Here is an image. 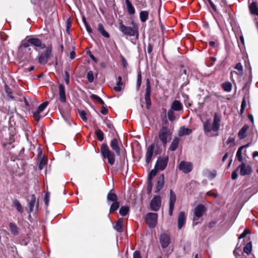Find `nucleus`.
<instances>
[{"mask_svg":"<svg viewBox=\"0 0 258 258\" xmlns=\"http://www.w3.org/2000/svg\"><path fill=\"white\" fill-rule=\"evenodd\" d=\"M221 120V116L217 112L214 113L213 122L211 123L210 119L206 120L203 124V129L205 132L210 133L212 131L217 132L220 126V121Z\"/></svg>","mask_w":258,"mask_h":258,"instance_id":"nucleus-1","label":"nucleus"},{"mask_svg":"<svg viewBox=\"0 0 258 258\" xmlns=\"http://www.w3.org/2000/svg\"><path fill=\"white\" fill-rule=\"evenodd\" d=\"M132 27L125 26L122 22L119 23V30L126 36H139V26L137 24L132 21Z\"/></svg>","mask_w":258,"mask_h":258,"instance_id":"nucleus-2","label":"nucleus"},{"mask_svg":"<svg viewBox=\"0 0 258 258\" xmlns=\"http://www.w3.org/2000/svg\"><path fill=\"white\" fill-rule=\"evenodd\" d=\"M101 153L104 158L108 160V163L110 165H113L115 163V155L109 149L106 144L103 143L101 147Z\"/></svg>","mask_w":258,"mask_h":258,"instance_id":"nucleus-3","label":"nucleus"},{"mask_svg":"<svg viewBox=\"0 0 258 258\" xmlns=\"http://www.w3.org/2000/svg\"><path fill=\"white\" fill-rule=\"evenodd\" d=\"M43 52L40 53L38 56V60L39 63L41 64H46L49 58L52 55V46L51 45L47 46Z\"/></svg>","mask_w":258,"mask_h":258,"instance_id":"nucleus-4","label":"nucleus"},{"mask_svg":"<svg viewBox=\"0 0 258 258\" xmlns=\"http://www.w3.org/2000/svg\"><path fill=\"white\" fill-rule=\"evenodd\" d=\"M159 138L164 145L171 139V133L166 127H162L159 133Z\"/></svg>","mask_w":258,"mask_h":258,"instance_id":"nucleus-5","label":"nucleus"},{"mask_svg":"<svg viewBox=\"0 0 258 258\" xmlns=\"http://www.w3.org/2000/svg\"><path fill=\"white\" fill-rule=\"evenodd\" d=\"M158 214L155 213H149L146 215V222L150 228H154L157 224Z\"/></svg>","mask_w":258,"mask_h":258,"instance_id":"nucleus-6","label":"nucleus"},{"mask_svg":"<svg viewBox=\"0 0 258 258\" xmlns=\"http://www.w3.org/2000/svg\"><path fill=\"white\" fill-rule=\"evenodd\" d=\"M237 168L240 171L239 174L241 176L249 175L252 172V169L251 166L243 162H241V164L239 165Z\"/></svg>","mask_w":258,"mask_h":258,"instance_id":"nucleus-7","label":"nucleus"},{"mask_svg":"<svg viewBox=\"0 0 258 258\" xmlns=\"http://www.w3.org/2000/svg\"><path fill=\"white\" fill-rule=\"evenodd\" d=\"M168 162V157H160L158 158L155 167L157 170L163 171L167 166Z\"/></svg>","mask_w":258,"mask_h":258,"instance_id":"nucleus-8","label":"nucleus"},{"mask_svg":"<svg viewBox=\"0 0 258 258\" xmlns=\"http://www.w3.org/2000/svg\"><path fill=\"white\" fill-rule=\"evenodd\" d=\"M29 42L30 43L31 45L35 47L36 50H39L46 48L45 44L42 43L41 41L37 38H29Z\"/></svg>","mask_w":258,"mask_h":258,"instance_id":"nucleus-9","label":"nucleus"},{"mask_svg":"<svg viewBox=\"0 0 258 258\" xmlns=\"http://www.w3.org/2000/svg\"><path fill=\"white\" fill-rule=\"evenodd\" d=\"M206 211V207L203 205H198L194 210L195 217L193 218L194 221L198 220L201 218Z\"/></svg>","mask_w":258,"mask_h":258,"instance_id":"nucleus-10","label":"nucleus"},{"mask_svg":"<svg viewBox=\"0 0 258 258\" xmlns=\"http://www.w3.org/2000/svg\"><path fill=\"white\" fill-rule=\"evenodd\" d=\"M161 205V198L159 196H155L151 201V209L154 211H157Z\"/></svg>","mask_w":258,"mask_h":258,"instance_id":"nucleus-11","label":"nucleus"},{"mask_svg":"<svg viewBox=\"0 0 258 258\" xmlns=\"http://www.w3.org/2000/svg\"><path fill=\"white\" fill-rule=\"evenodd\" d=\"M192 169V165L190 162L184 161H181L179 165V169L184 173L190 172Z\"/></svg>","mask_w":258,"mask_h":258,"instance_id":"nucleus-12","label":"nucleus"},{"mask_svg":"<svg viewBox=\"0 0 258 258\" xmlns=\"http://www.w3.org/2000/svg\"><path fill=\"white\" fill-rule=\"evenodd\" d=\"M48 105L47 102H44L40 104L38 107L37 110L33 112V116L35 119L38 121L40 117V113L42 112L44 109Z\"/></svg>","mask_w":258,"mask_h":258,"instance_id":"nucleus-13","label":"nucleus"},{"mask_svg":"<svg viewBox=\"0 0 258 258\" xmlns=\"http://www.w3.org/2000/svg\"><path fill=\"white\" fill-rule=\"evenodd\" d=\"M164 184V175L161 174L158 178L155 187V192H158L163 187Z\"/></svg>","mask_w":258,"mask_h":258,"instance_id":"nucleus-14","label":"nucleus"},{"mask_svg":"<svg viewBox=\"0 0 258 258\" xmlns=\"http://www.w3.org/2000/svg\"><path fill=\"white\" fill-rule=\"evenodd\" d=\"M118 144V140L117 139H113L110 142V147L115 151L117 156H120V148Z\"/></svg>","mask_w":258,"mask_h":258,"instance_id":"nucleus-15","label":"nucleus"},{"mask_svg":"<svg viewBox=\"0 0 258 258\" xmlns=\"http://www.w3.org/2000/svg\"><path fill=\"white\" fill-rule=\"evenodd\" d=\"M186 221V217L185 213L181 211L179 213L178 218V228L179 229L182 228L184 225Z\"/></svg>","mask_w":258,"mask_h":258,"instance_id":"nucleus-16","label":"nucleus"},{"mask_svg":"<svg viewBox=\"0 0 258 258\" xmlns=\"http://www.w3.org/2000/svg\"><path fill=\"white\" fill-rule=\"evenodd\" d=\"M59 99L62 103L66 102L65 87L62 84L59 86Z\"/></svg>","mask_w":258,"mask_h":258,"instance_id":"nucleus-17","label":"nucleus"},{"mask_svg":"<svg viewBox=\"0 0 258 258\" xmlns=\"http://www.w3.org/2000/svg\"><path fill=\"white\" fill-rule=\"evenodd\" d=\"M154 147V145L152 144L148 148L146 154V161L147 163H149L152 160Z\"/></svg>","mask_w":258,"mask_h":258,"instance_id":"nucleus-18","label":"nucleus"},{"mask_svg":"<svg viewBox=\"0 0 258 258\" xmlns=\"http://www.w3.org/2000/svg\"><path fill=\"white\" fill-rule=\"evenodd\" d=\"M203 173L205 176L210 179H214L217 175V171L215 170L205 169Z\"/></svg>","mask_w":258,"mask_h":258,"instance_id":"nucleus-19","label":"nucleus"},{"mask_svg":"<svg viewBox=\"0 0 258 258\" xmlns=\"http://www.w3.org/2000/svg\"><path fill=\"white\" fill-rule=\"evenodd\" d=\"M36 203V197L34 195H32L30 196V199L28 200V208L29 213H31L33 211L35 205Z\"/></svg>","mask_w":258,"mask_h":258,"instance_id":"nucleus-20","label":"nucleus"},{"mask_svg":"<svg viewBox=\"0 0 258 258\" xmlns=\"http://www.w3.org/2000/svg\"><path fill=\"white\" fill-rule=\"evenodd\" d=\"M30 45V43L29 42V39L27 40V41L22 42L19 48V52L23 51H27V50L30 51L31 48L29 47Z\"/></svg>","mask_w":258,"mask_h":258,"instance_id":"nucleus-21","label":"nucleus"},{"mask_svg":"<svg viewBox=\"0 0 258 258\" xmlns=\"http://www.w3.org/2000/svg\"><path fill=\"white\" fill-rule=\"evenodd\" d=\"M125 4L127 13L130 15H133L135 13V9L130 0H125Z\"/></svg>","mask_w":258,"mask_h":258,"instance_id":"nucleus-22","label":"nucleus"},{"mask_svg":"<svg viewBox=\"0 0 258 258\" xmlns=\"http://www.w3.org/2000/svg\"><path fill=\"white\" fill-rule=\"evenodd\" d=\"M248 125L245 124L240 130L238 134V137L240 140H242L246 137V132L248 130Z\"/></svg>","mask_w":258,"mask_h":258,"instance_id":"nucleus-23","label":"nucleus"},{"mask_svg":"<svg viewBox=\"0 0 258 258\" xmlns=\"http://www.w3.org/2000/svg\"><path fill=\"white\" fill-rule=\"evenodd\" d=\"M183 106L182 104L178 100H175L171 105V109L175 111H181L182 110Z\"/></svg>","mask_w":258,"mask_h":258,"instance_id":"nucleus-24","label":"nucleus"},{"mask_svg":"<svg viewBox=\"0 0 258 258\" xmlns=\"http://www.w3.org/2000/svg\"><path fill=\"white\" fill-rule=\"evenodd\" d=\"M97 29L102 36L106 38H109V34L104 29V26L101 23L98 24Z\"/></svg>","mask_w":258,"mask_h":258,"instance_id":"nucleus-25","label":"nucleus"},{"mask_svg":"<svg viewBox=\"0 0 258 258\" xmlns=\"http://www.w3.org/2000/svg\"><path fill=\"white\" fill-rule=\"evenodd\" d=\"M10 230L14 235H17L19 234V228L17 225L14 223H10L9 224Z\"/></svg>","mask_w":258,"mask_h":258,"instance_id":"nucleus-26","label":"nucleus"},{"mask_svg":"<svg viewBox=\"0 0 258 258\" xmlns=\"http://www.w3.org/2000/svg\"><path fill=\"white\" fill-rule=\"evenodd\" d=\"M249 8L251 14L258 15V7L255 2H252L249 5Z\"/></svg>","mask_w":258,"mask_h":258,"instance_id":"nucleus-27","label":"nucleus"},{"mask_svg":"<svg viewBox=\"0 0 258 258\" xmlns=\"http://www.w3.org/2000/svg\"><path fill=\"white\" fill-rule=\"evenodd\" d=\"M122 84V78L121 76H119L117 78V81L116 82V86L113 88L114 90L116 92H120L121 90V86Z\"/></svg>","mask_w":258,"mask_h":258,"instance_id":"nucleus-28","label":"nucleus"},{"mask_svg":"<svg viewBox=\"0 0 258 258\" xmlns=\"http://www.w3.org/2000/svg\"><path fill=\"white\" fill-rule=\"evenodd\" d=\"M191 132L192 131L190 129L185 128V127H182L179 131L178 135L180 137H182L185 135H189L191 133Z\"/></svg>","mask_w":258,"mask_h":258,"instance_id":"nucleus-29","label":"nucleus"},{"mask_svg":"<svg viewBox=\"0 0 258 258\" xmlns=\"http://www.w3.org/2000/svg\"><path fill=\"white\" fill-rule=\"evenodd\" d=\"M179 142V139L178 138H175L170 146V150L172 151H175L178 147Z\"/></svg>","mask_w":258,"mask_h":258,"instance_id":"nucleus-30","label":"nucleus"},{"mask_svg":"<svg viewBox=\"0 0 258 258\" xmlns=\"http://www.w3.org/2000/svg\"><path fill=\"white\" fill-rule=\"evenodd\" d=\"M149 17V13L147 11H143L140 13V18L142 22H145Z\"/></svg>","mask_w":258,"mask_h":258,"instance_id":"nucleus-31","label":"nucleus"},{"mask_svg":"<svg viewBox=\"0 0 258 258\" xmlns=\"http://www.w3.org/2000/svg\"><path fill=\"white\" fill-rule=\"evenodd\" d=\"M122 223H123V219L122 218H120L117 221L115 225L114 226V229L118 232H121L122 231Z\"/></svg>","mask_w":258,"mask_h":258,"instance_id":"nucleus-32","label":"nucleus"},{"mask_svg":"<svg viewBox=\"0 0 258 258\" xmlns=\"http://www.w3.org/2000/svg\"><path fill=\"white\" fill-rule=\"evenodd\" d=\"M176 199L175 193L172 190H170V199H169V206H174Z\"/></svg>","mask_w":258,"mask_h":258,"instance_id":"nucleus-33","label":"nucleus"},{"mask_svg":"<svg viewBox=\"0 0 258 258\" xmlns=\"http://www.w3.org/2000/svg\"><path fill=\"white\" fill-rule=\"evenodd\" d=\"M223 89L227 92H229L232 89V84L229 82H226L222 84Z\"/></svg>","mask_w":258,"mask_h":258,"instance_id":"nucleus-34","label":"nucleus"},{"mask_svg":"<svg viewBox=\"0 0 258 258\" xmlns=\"http://www.w3.org/2000/svg\"><path fill=\"white\" fill-rule=\"evenodd\" d=\"M160 242H170V238L168 234L162 233L159 237Z\"/></svg>","mask_w":258,"mask_h":258,"instance_id":"nucleus-35","label":"nucleus"},{"mask_svg":"<svg viewBox=\"0 0 258 258\" xmlns=\"http://www.w3.org/2000/svg\"><path fill=\"white\" fill-rule=\"evenodd\" d=\"M107 198L108 201H111L113 203L117 201V197L116 195L114 193L111 192V191L108 194Z\"/></svg>","mask_w":258,"mask_h":258,"instance_id":"nucleus-36","label":"nucleus"},{"mask_svg":"<svg viewBox=\"0 0 258 258\" xmlns=\"http://www.w3.org/2000/svg\"><path fill=\"white\" fill-rule=\"evenodd\" d=\"M252 243H246V244L243 247V251L247 254L251 253L252 250Z\"/></svg>","mask_w":258,"mask_h":258,"instance_id":"nucleus-37","label":"nucleus"},{"mask_svg":"<svg viewBox=\"0 0 258 258\" xmlns=\"http://www.w3.org/2000/svg\"><path fill=\"white\" fill-rule=\"evenodd\" d=\"M13 204L18 212H19L20 213H23V208L18 200H15L13 202Z\"/></svg>","mask_w":258,"mask_h":258,"instance_id":"nucleus-38","label":"nucleus"},{"mask_svg":"<svg viewBox=\"0 0 258 258\" xmlns=\"http://www.w3.org/2000/svg\"><path fill=\"white\" fill-rule=\"evenodd\" d=\"M159 171V170H157V169L155 168V167H154V169H152L149 173L148 176V180H152L153 177L156 175L157 174L158 171Z\"/></svg>","mask_w":258,"mask_h":258,"instance_id":"nucleus-39","label":"nucleus"},{"mask_svg":"<svg viewBox=\"0 0 258 258\" xmlns=\"http://www.w3.org/2000/svg\"><path fill=\"white\" fill-rule=\"evenodd\" d=\"M241 245H239V243H237L235 249H234L233 253L234 255L236 256V258H244L243 257H241L239 253V251H241V250H239V249L240 248ZM246 258V257H244Z\"/></svg>","mask_w":258,"mask_h":258,"instance_id":"nucleus-40","label":"nucleus"},{"mask_svg":"<svg viewBox=\"0 0 258 258\" xmlns=\"http://www.w3.org/2000/svg\"><path fill=\"white\" fill-rule=\"evenodd\" d=\"M128 211L129 209L127 207L122 206L119 209V214L121 216H124L127 214Z\"/></svg>","mask_w":258,"mask_h":258,"instance_id":"nucleus-41","label":"nucleus"},{"mask_svg":"<svg viewBox=\"0 0 258 258\" xmlns=\"http://www.w3.org/2000/svg\"><path fill=\"white\" fill-rule=\"evenodd\" d=\"M119 207V203L117 201L113 202L110 206V212L112 213L116 211Z\"/></svg>","mask_w":258,"mask_h":258,"instance_id":"nucleus-42","label":"nucleus"},{"mask_svg":"<svg viewBox=\"0 0 258 258\" xmlns=\"http://www.w3.org/2000/svg\"><path fill=\"white\" fill-rule=\"evenodd\" d=\"M174 110H173L171 108L168 110L167 113V116L168 118V119L171 121H173L175 119V116L174 115Z\"/></svg>","mask_w":258,"mask_h":258,"instance_id":"nucleus-43","label":"nucleus"},{"mask_svg":"<svg viewBox=\"0 0 258 258\" xmlns=\"http://www.w3.org/2000/svg\"><path fill=\"white\" fill-rule=\"evenodd\" d=\"M96 137L99 141H102L104 139V134L100 130H98L95 132Z\"/></svg>","mask_w":258,"mask_h":258,"instance_id":"nucleus-44","label":"nucleus"},{"mask_svg":"<svg viewBox=\"0 0 258 258\" xmlns=\"http://www.w3.org/2000/svg\"><path fill=\"white\" fill-rule=\"evenodd\" d=\"M242 149H241V148H239L237 152H236V158L238 161L240 162H243V158L242 156Z\"/></svg>","mask_w":258,"mask_h":258,"instance_id":"nucleus-45","label":"nucleus"},{"mask_svg":"<svg viewBox=\"0 0 258 258\" xmlns=\"http://www.w3.org/2000/svg\"><path fill=\"white\" fill-rule=\"evenodd\" d=\"M234 69L238 71V73H237L238 75L241 76L243 74V67L241 63H237Z\"/></svg>","mask_w":258,"mask_h":258,"instance_id":"nucleus-46","label":"nucleus"},{"mask_svg":"<svg viewBox=\"0 0 258 258\" xmlns=\"http://www.w3.org/2000/svg\"><path fill=\"white\" fill-rule=\"evenodd\" d=\"M79 114L81 118V119L84 121H86L87 120V118L86 117V112L85 110H79Z\"/></svg>","mask_w":258,"mask_h":258,"instance_id":"nucleus-47","label":"nucleus"},{"mask_svg":"<svg viewBox=\"0 0 258 258\" xmlns=\"http://www.w3.org/2000/svg\"><path fill=\"white\" fill-rule=\"evenodd\" d=\"M5 90L7 96L11 99H14V97L12 95L11 89L7 85L5 86Z\"/></svg>","mask_w":258,"mask_h":258,"instance_id":"nucleus-48","label":"nucleus"},{"mask_svg":"<svg viewBox=\"0 0 258 258\" xmlns=\"http://www.w3.org/2000/svg\"><path fill=\"white\" fill-rule=\"evenodd\" d=\"M142 82V76L141 73L139 72L138 74L137 82V88L139 90L140 88Z\"/></svg>","mask_w":258,"mask_h":258,"instance_id":"nucleus-49","label":"nucleus"},{"mask_svg":"<svg viewBox=\"0 0 258 258\" xmlns=\"http://www.w3.org/2000/svg\"><path fill=\"white\" fill-rule=\"evenodd\" d=\"M87 78L89 83H92L94 80V75L92 71H89L87 75Z\"/></svg>","mask_w":258,"mask_h":258,"instance_id":"nucleus-50","label":"nucleus"},{"mask_svg":"<svg viewBox=\"0 0 258 258\" xmlns=\"http://www.w3.org/2000/svg\"><path fill=\"white\" fill-rule=\"evenodd\" d=\"M91 98L97 101H98L100 103H101L102 105L104 104V101L98 96L95 94H92L91 95Z\"/></svg>","mask_w":258,"mask_h":258,"instance_id":"nucleus-51","label":"nucleus"},{"mask_svg":"<svg viewBox=\"0 0 258 258\" xmlns=\"http://www.w3.org/2000/svg\"><path fill=\"white\" fill-rule=\"evenodd\" d=\"M250 233V231L249 230L247 229H245L244 231L239 235L238 238L240 239L241 238H244L246 236L247 234H249Z\"/></svg>","mask_w":258,"mask_h":258,"instance_id":"nucleus-52","label":"nucleus"},{"mask_svg":"<svg viewBox=\"0 0 258 258\" xmlns=\"http://www.w3.org/2000/svg\"><path fill=\"white\" fill-rule=\"evenodd\" d=\"M151 95V87L149 81L147 84V87L146 89L145 96L150 97Z\"/></svg>","mask_w":258,"mask_h":258,"instance_id":"nucleus-53","label":"nucleus"},{"mask_svg":"<svg viewBox=\"0 0 258 258\" xmlns=\"http://www.w3.org/2000/svg\"><path fill=\"white\" fill-rule=\"evenodd\" d=\"M238 170H239L238 169V168H237L235 170H234L232 172V174H231V178L233 180H235L237 178V177H238L237 172H238Z\"/></svg>","mask_w":258,"mask_h":258,"instance_id":"nucleus-54","label":"nucleus"},{"mask_svg":"<svg viewBox=\"0 0 258 258\" xmlns=\"http://www.w3.org/2000/svg\"><path fill=\"white\" fill-rule=\"evenodd\" d=\"M245 106H246V101H245V98H243L242 99L241 104L240 112L241 113L243 112V111L245 109Z\"/></svg>","mask_w":258,"mask_h":258,"instance_id":"nucleus-55","label":"nucleus"},{"mask_svg":"<svg viewBox=\"0 0 258 258\" xmlns=\"http://www.w3.org/2000/svg\"><path fill=\"white\" fill-rule=\"evenodd\" d=\"M147 108H149L151 105L150 97L145 96V97Z\"/></svg>","mask_w":258,"mask_h":258,"instance_id":"nucleus-56","label":"nucleus"},{"mask_svg":"<svg viewBox=\"0 0 258 258\" xmlns=\"http://www.w3.org/2000/svg\"><path fill=\"white\" fill-rule=\"evenodd\" d=\"M152 189V180H148L147 191H148V194H150L151 192Z\"/></svg>","mask_w":258,"mask_h":258,"instance_id":"nucleus-57","label":"nucleus"},{"mask_svg":"<svg viewBox=\"0 0 258 258\" xmlns=\"http://www.w3.org/2000/svg\"><path fill=\"white\" fill-rule=\"evenodd\" d=\"M49 193L46 192L44 197V202L46 205L48 206L49 200Z\"/></svg>","mask_w":258,"mask_h":258,"instance_id":"nucleus-58","label":"nucleus"},{"mask_svg":"<svg viewBox=\"0 0 258 258\" xmlns=\"http://www.w3.org/2000/svg\"><path fill=\"white\" fill-rule=\"evenodd\" d=\"M64 79L66 84H69L70 82V76L69 73L67 72H65Z\"/></svg>","mask_w":258,"mask_h":258,"instance_id":"nucleus-59","label":"nucleus"},{"mask_svg":"<svg viewBox=\"0 0 258 258\" xmlns=\"http://www.w3.org/2000/svg\"><path fill=\"white\" fill-rule=\"evenodd\" d=\"M234 139L232 137H229L228 140L226 141V144L227 145H231V144H234Z\"/></svg>","mask_w":258,"mask_h":258,"instance_id":"nucleus-60","label":"nucleus"},{"mask_svg":"<svg viewBox=\"0 0 258 258\" xmlns=\"http://www.w3.org/2000/svg\"><path fill=\"white\" fill-rule=\"evenodd\" d=\"M120 57H121V62L122 63L123 67L126 68V67L127 66V62L126 59L122 55H121Z\"/></svg>","mask_w":258,"mask_h":258,"instance_id":"nucleus-61","label":"nucleus"},{"mask_svg":"<svg viewBox=\"0 0 258 258\" xmlns=\"http://www.w3.org/2000/svg\"><path fill=\"white\" fill-rule=\"evenodd\" d=\"M85 27H86L87 31L88 32V33L89 34H91L92 33V32H93L92 29H91V27L90 26V25L88 24H86Z\"/></svg>","mask_w":258,"mask_h":258,"instance_id":"nucleus-62","label":"nucleus"},{"mask_svg":"<svg viewBox=\"0 0 258 258\" xmlns=\"http://www.w3.org/2000/svg\"><path fill=\"white\" fill-rule=\"evenodd\" d=\"M133 258H142L139 251H135L134 252Z\"/></svg>","mask_w":258,"mask_h":258,"instance_id":"nucleus-63","label":"nucleus"},{"mask_svg":"<svg viewBox=\"0 0 258 258\" xmlns=\"http://www.w3.org/2000/svg\"><path fill=\"white\" fill-rule=\"evenodd\" d=\"M101 112L103 114H106L108 113V110L105 107H102L101 108Z\"/></svg>","mask_w":258,"mask_h":258,"instance_id":"nucleus-64","label":"nucleus"}]
</instances>
